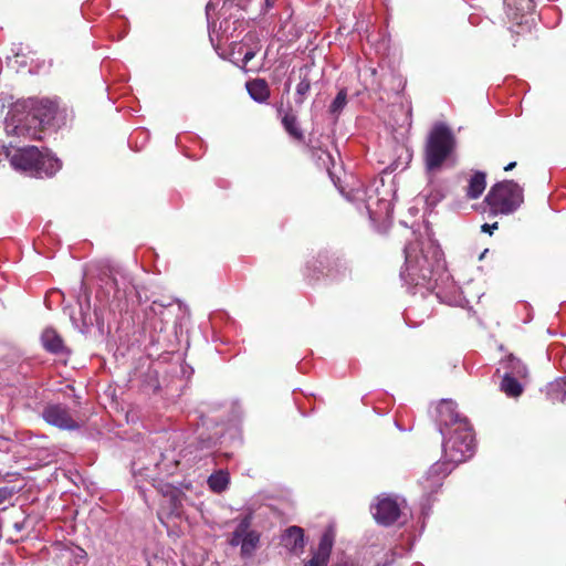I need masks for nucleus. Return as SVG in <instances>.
I'll list each match as a JSON object with an SVG mask.
<instances>
[{"label": "nucleus", "instance_id": "nucleus-1", "mask_svg": "<svg viewBox=\"0 0 566 566\" xmlns=\"http://www.w3.org/2000/svg\"><path fill=\"white\" fill-rule=\"evenodd\" d=\"M438 423L440 433L446 437L447 431L455 430L460 432L462 449L458 448V438L450 436L443 441V461L436 462L430 467L426 476L421 481L424 490L436 491L442 483V480L453 470V468L474 453V436L472 428L465 418H462L457 411V405L452 400H441L437 407Z\"/></svg>", "mask_w": 566, "mask_h": 566}, {"label": "nucleus", "instance_id": "nucleus-2", "mask_svg": "<svg viewBox=\"0 0 566 566\" xmlns=\"http://www.w3.org/2000/svg\"><path fill=\"white\" fill-rule=\"evenodd\" d=\"M405 259L401 279L407 284L434 289V276L444 270L442 251L437 242L428 238L424 241L408 243L405 248Z\"/></svg>", "mask_w": 566, "mask_h": 566}, {"label": "nucleus", "instance_id": "nucleus-3", "mask_svg": "<svg viewBox=\"0 0 566 566\" xmlns=\"http://www.w3.org/2000/svg\"><path fill=\"white\" fill-rule=\"evenodd\" d=\"M56 105L49 99H28L11 106L4 120L8 135L40 139L42 128L54 118Z\"/></svg>", "mask_w": 566, "mask_h": 566}, {"label": "nucleus", "instance_id": "nucleus-4", "mask_svg": "<svg viewBox=\"0 0 566 566\" xmlns=\"http://www.w3.org/2000/svg\"><path fill=\"white\" fill-rule=\"evenodd\" d=\"M3 160H9L14 170L39 178L51 177L61 169V163L57 158L49 153H41L34 146L24 148L2 146L0 148V163Z\"/></svg>", "mask_w": 566, "mask_h": 566}, {"label": "nucleus", "instance_id": "nucleus-5", "mask_svg": "<svg viewBox=\"0 0 566 566\" xmlns=\"http://www.w3.org/2000/svg\"><path fill=\"white\" fill-rule=\"evenodd\" d=\"M523 200V189L513 180L494 185L484 199L492 216L513 213Z\"/></svg>", "mask_w": 566, "mask_h": 566}, {"label": "nucleus", "instance_id": "nucleus-6", "mask_svg": "<svg viewBox=\"0 0 566 566\" xmlns=\"http://www.w3.org/2000/svg\"><path fill=\"white\" fill-rule=\"evenodd\" d=\"M455 146L452 132L446 125H436L429 134L424 159L427 169L430 171L439 169L451 156Z\"/></svg>", "mask_w": 566, "mask_h": 566}, {"label": "nucleus", "instance_id": "nucleus-7", "mask_svg": "<svg viewBox=\"0 0 566 566\" xmlns=\"http://www.w3.org/2000/svg\"><path fill=\"white\" fill-rule=\"evenodd\" d=\"M400 504L391 496H380L371 506V513L378 524L389 526L400 516Z\"/></svg>", "mask_w": 566, "mask_h": 566}, {"label": "nucleus", "instance_id": "nucleus-8", "mask_svg": "<svg viewBox=\"0 0 566 566\" xmlns=\"http://www.w3.org/2000/svg\"><path fill=\"white\" fill-rule=\"evenodd\" d=\"M43 419L63 430H76L80 428L78 423L72 418L67 407L63 405H50L43 410Z\"/></svg>", "mask_w": 566, "mask_h": 566}, {"label": "nucleus", "instance_id": "nucleus-9", "mask_svg": "<svg viewBox=\"0 0 566 566\" xmlns=\"http://www.w3.org/2000/svg\"><path fill=\"white\" fill-rule=\"evenodd\" d=\"M181 506V495L177 490H171L165 493L157 513L159 520L164 523L165 518L180 516Z\"/></svg>", "mask_w": 566, "mask_h": 566}, {"label": "nucleus", "instance_id": "nucleus-10", "mask_svg": "<svg viewBox=\"0 0 566 566\" xmlns=\"http://www.w3.org/2000/svg\"><path fill=\"white\" fill-rule=\"evenodd\" d=\"M283 545L294 554H300L304 548V532L298 526L289 527L282 536Z\"/></svg>", "mask_w": 566, "mask_h": 566}, {"label": "nucleus", "instance_id": "nucleus-11", "mask_svg": "<svg viewBox=\"0 0 566 566\" xmlns=\"http://www.w3.org/2000/svg\"><path fill=\"white\" fill-rule=\"evenodd\" d=\"M335 535H336L335 527L333 525H329L323 533L319 544H318V548L313 556L319 558L321 560L328 563L331 552H332L334 541H335Z\"/></svg>", "mask_w": 566, "mask_h": 566}, {"label": "nucleus", "instance_id": "nucleus-12", "mask_svg": "<svg viewBox=\"0 0 566 566\" xmlns=\"http://www.w3.org/2000/svg\"><path fill=\"white\" fill-rule=\"evenodd\" d=\"M247 90L254 101L262 103L270 96V91L264 80H254L247 83Z\"/></svg>", "mask_w": 566, "mask_h": 566}, {"label": "nucleus", "instance_id": "nucleus-13", "mask_svg": "<svg viewBox=\"0 0 566 566\" xmlns=\"http://www.w3.org/2000/svg\"><path fill=\"white\" fill-rule=\"evenodd\" d=\"M42 344L45 349L57 354L63 350V340L60 335L52 328H46L41 336Z\"/></svg>", "mask_w": 566, "mask_h": 566}, {"label": "nucleus", "instance_id": "nucleus-14", "mask_svg": "<svg viewBox=\"0 0 566 566\" xmlns=\"http://www.w3.org/2000/svg\"><path fill=\"white\" fill-rule=\"evenodd\" d=\"M504 374H511L512 377L525 378L527 376L526 366L513 355H510L502 361Z\"/></svg>", "mask_w": 566, "mask_h": 566}, {"label": "nucleus", "instance_id": "nucleus-15", "mask_svg": "<svg viewBox=\"0 0 566 566\" xmlns=\"http://www.w3.org/2000/svg\"><path fill=\"white\" fill-rule=\"evenodd\" d=\"M485 186V175L483 172H475L469 180L467 196L470 199L479 198L483 193Z\"/></svg>", "mask_w": 566, "mask_h": 566}, {"label": "nucleus", "instance_id": "nucleus-16", "mask_svg": "<svg viewBox=\"0 0 566 566\" xmlns=\"http://www.w3.org/2000/svg\"><path fill=\"white\" fill-rule=\"evenodd\" d=\"M547 396L553 402H566V377L558 378L548 384Z\"/></svg>", "mask_w": 566, "mask_h": 566}, {"label": "nucleus", "instance_id": "nucleus-17", "mask_svg": "<svg viewBox=\"0 0 566 566\" xmlns=\"http://www.w3.org/2000/svg\"><path fill=\"white\" fill-rule=\"evenodd\" d=\"M260 535L255 531L247 530L241 546V555L243 557H251L258 548Z\"/></svg>", "mask_w": 566, "mask_h": 566}, {"label": "nucleus", "instance_id": "nucleus-18", "mask_svg": "<svg viewBox=\"0 0 566 566\" xmlns=\"http://www.w3.org/2000/svg\"><path fill=\"white\" fill-rule=\"evenodd\" d=\"M518 377H512L511 374H504L501 389L509 397H518L523 392V387L517 380Z\"/></svg>", "mask_w": 566, "mask_h": 566}, {"label": "nucleus", "instance_id": "nucleus-19", "mask_svg": "<svg viewBox=\"0 0 566 566\" xmlns=\"http://www.w3.org/2000/svg\"><path fill=\"white\" fill-rule=\"evenodd\" d=\"M284 129L295 139L302 140L304 138L302 129L298 127L297 118L292 113H286L282 118Z\"/></svg>", "mask_w": 566, "mask_h": 566}, {"label": "nucleus", "instance_id": "nucleus-20", "mask_svg": "<svg viewBox=\"0 0 566 566\" xmlns=\"http://www.w3.org/2000/svg\"><path fill=\"white\" fill-rule=\"evenodd\" d=\"M229 474L224 471H218L208 479L209 488L217 493L223 492L229 485Z\"/></svg>", "mask_w": 566, "mask_h": 566}, {"label": "nucleus", "instance_id": "nucleus-21", "mask_svg": "<svg viewBox=\"0 0 566 566\" xmlns=\"http://www.w3.org/2000/svg\"><path fill=\"white\" fill-rule=\"evenodd\" d=\"M250 527V523L247 518L242 520L239 525L235 527L232 536L229 541L231 546H242L244 534L247 530Z\"/></svg>", "mask_w": 566, "mask_h": 566}, {"label": "nucleus", "instance_id": "nucleus-22", "mask_svg": "<svg viewBox=\"0 0 566 566\" xmlns=\"http://www.w3.org/2000/svg\"><path fill=\"white\" fill-rule=\"evenodd\" d=\"M347 103V93L345 90H340L336 97L334 98V101L332 102L331 106H329V112L332 114H337L339 113L346 105Z\"/></svg>", "mask_w": 566, "mask_h": 566}, {"label": "nucleus", "instance_id": "nucleus-23", "mask_svg": "<svg viewBox=\"0 0 566 566\" xmlns=\"http://www.w3.org/2000/svg\"><path fill=\"white\" fill-rule=\"evenodd\" d=\"M310 90V80L307 77L302 78L300 83L296 85V103L302 104Z\"/></svg>", "mask_w": 566, "mask_h": 566}, {"label": "nucleus", "instance_id": "nucleus-24", "mask_svg": "<svg viewBox=\"0 0 566 566\" xmlns=\"http://www.w3.org/2000/svg\"><path fill=\"white\" fill-rule=\"evenodd\" d=\"M328 563L313 556L304 566H327Z\"/></svg>", "mask_w": 566, "mask_h": 566}, {"label": "nucleus", "instance_id": "nucleus-25", "mask_svg": "<svg viewBox=\"0 0 566 566\" xmlns=\"http://www.w3.org/2000/svg\"><path fill=\"white\" fill-rule=\"evenodd\" d=\"M11 495L8 488H0V504H3Z\"/></svg>", "mask_w": 566, "mask_h": 566}, {"label": "nucleus", "instance_id": "nucleus-26", "mask_svg": "<svg viewBox=\"0 0 566 566\" xmlns=\"http://www.w3.org/2000/svg\"><path fill=\"white\" fill-rule=\"evenodd\" d=\"M497 227H499L497 222H494L492 224L484 223L482 226V231L492 234L493 230L497 229Z\"/></svg>", "mask_w": 566, "mask_h": 566}, {"label": "nucleus", "instance_id": "nucleus-27", "mask_svg": "<svg viewBox=\"0 0 566 566\" xmlns=\"http://www.w3.org/2000/svg\"><path fill=\"white\" fill-rule=\"evenodd\" d=\"M450 436H455L458 438V448H463L464 446L461 443V433L460 432H455V430H452V431H447V436L443 437L444 439L450 437Z\"/></svg>", "mask_w": 566, "mask_h": 566}, {"label": "nucleus", "instance_id": "nucleus-28", "mask_svg": "<svg viewBox=\"0 0 566 566\" xmlns=\"http://www.w3.org/2000/svg\"><path fill=\"white\" fill-rule=\"evenodd\" d=\"M254 56H255V53L253 51L245 52L244 56H243L244 65H247Z\"/></svg>", "mask_w": 566, "mask_h": 566}, {"label": "nucleus", "instance_id": "nucleus-29", "mask_svg": "<svg viewBox=\"0 0 566 566\" xmlns=\"http://www.w3.org/2000/svg\"><path fill=\"white\" fill-rule=\"evenodd\" d=\"M169 305H171V302H167V303L160 302L159 303L158 301H154L151 307H153L154 311H156V308H155L156 306L166 307V306H169Z\"/></svg>", "mask_w": 566, "mask_h": 566}, {"label": "nucleus", "instance_id": "nucleus-30", "mask_svg": "<svg viewBox=\"0 0 566 566\" xmlns=\"http://www.w3.org/2000/svg\"><path fill=\"white\" fill-rule=\"evenodd\" d=\"M382 203L385 205V207H386V213H387V216L389 217V216H390V213H391V205H390V202H388V201H384Z\"/></svg>", "mask_w": 566, "mask_h": 566}, {"label": "nucleus", "instance_id": "nucleus-31", "mask_svg": "<svg viewBox=\"0 0 566 566\" xmlns=\"http://www.w3.org/2000/svg\"><path fill=\"white\" fill-rule=\"evenodd\" d=\"M515 166H516V163L512 161L507 166L504 167V170H506V171L512 170Z\"/></svg>", "mask_w": 566, "mask_h": 566}, {"label": "nucleus", "instance_id": "nucleus-32", "mask_svg": "<svg viewBox=\"0 0 566 566\" xmlns=\"http://www.w3.org/2000/svg\"><path fill=\"white\" fill-rule=\"evenodd\" d=\"M210 8H211V4H210V3H208V4H207V7H206L207 14H209V10H210Z\"/></svg>", "mask_w": 566, "mask_h": 566}, {"label": "nucleus", "instance_id": "nucleus-33", "mask_svg": "<svg viewBox=\"0 0 566 566\" xmlns=\"http://www.w3.org/2000/svg\"><path fill=\"white\" fill-rule=\"evenodd\" d=\"M488 252V249H484V252L482 253L481 258Z\"/></svg>", "mask_w": 566, "mask_h": 566}]
</instances>
